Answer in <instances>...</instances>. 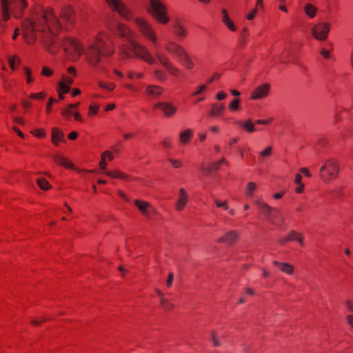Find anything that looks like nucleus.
Wrapping results in <instances>:
<instances>
[{"label":"nucleus","mask_w":353,"mask_h":353,"mask_svg":"<svg viewBox=\"0 0 353 353\" xmlns=\"http://www.w3.org/2000/svg\"><path fill=\"white\" fill-rule=\"evenodd\" d=\"M134 24L143 37L152 43H155L157 41V36L154 29L145 19L140 17H136L134 19Z\"/></svg>","instance_id":"9"},{"label":"nucleus","mask_w":353,"mask_h":353,"mask_svg":"<svg viewBox=\"0 0 353 353\" xmlns=\"http://www.w3.org/2000/svg\"><path fill=\"white\" fill-rule=\"evenodd\" d=\"M305 14L310 17H314L316 12V8L311 4H307L305 6Z\"/></svg>","instance_id":"39"},{"label":"nucleus","mask_w":353,"mask_h":353,"mask_svg":"<svg viewBox=\"0 0 353 353\" xmlns=\"http://www.w3.org/2000/svg\"><path fill=\"white\" fill-rule=\"evenodd\" d=\"M345 319H346V322H347V325L353 330V314L347 315Z\"/></svg>","instance_id":"61"},{"label":"nucleus","mask_w":353,"mask_h":353,"mask_svg":"<svg viewBox=\"0 0 353 353\" xmlns=\"http://www.w3.org/2000/svg\"><path fill=\"white\" fill-rule=\"evenodd\" d=\"M254 205L264 215L266 221H268L271 214L275 211V208H272L263 201H256Z\"/></svg>","instance_id":"23"},{"label":"nucleus","mask_w":353,"mask_h":353,"mask_svg":"<svg viewBox=\"0 0 353 353\" xmlns=\"http://www.w3.org/2000/svg\"><path fill=\"white\" fill-rule=\"evenodd\" d=\"M189 201L188 194L186 190L181 188L179 190V198L175 203V208L177 211L181 212L186 207Z\"/></svg>","instance_id":"19"},{"label":"nucleus","mask_w":353,"mask_h":353,"mask_svg":"<svg viewBox=\"0 0 353 353\" xmlns=\"http://www.w3.org/2000/svg\"><path fill=\"white\" fill-rule=\"evenodd\" d=\"M165 50L172 57L177 58L186 68L192 69L194 68V63L189 54L179 44L174 41H169L165 44Z\"/></svg>","instance_id":"6"},{"label":"nucleus","mask_w":353,"mask_h":353,"mask_svg":"<svg viewBox=\"0 0 353 353\" xmlns=\"http://www.w3.org/2000/svg\"><path fill=\"white\" fill-rule=\"evenodd\" d=\"M270 85L268 83L257 86L251 93L250 99L252 100L261 99L266 97L270 92Z\"/></svg>","instance_id":"18"},{"label":"nucleus","mask_w":353,"mask_h":353,"mask_svg":"<svg viewBox=\"0 0 353 353\" xmlns=\"http://www.w3.org/2000/svg\"><path fill=\"white\" fill-rule=\"evenodd\" d=\"M227 97V94L225 92L223 91H220L216 95V99L217 100H219V101H221V100H223L226 98Z\"/></svg>","instance_id":"63"},{"label":"nucleus","mask_w":353,"mask_h":353,"mask_svg":"<svg viewBox=\"0 0 353 353\" xmlns=\"http://www.w3.org/2000/svg\"><path fill=\"white\" fill-rule=\"evenodd\" d=\"M98 85L102 88V89H105V90H108L109 91H112L113 90L116 85L114 83H111V82H109V83H105V82H103V81H99L98 83Z\"/></svg>","instance_id":"41"},{"label":"nucleus","mask_w":353,"mask_h":353,"mask_svg":"<svg viewBox=\"0 0 353 353\" xmlns=\"http://www.w3.org/2000/svg\"><path fill=\"white\" fill-rule=\"evenodd\" d=\"M339 173V165L334 159L326 160L319 170V177L324 183L335 180Z\"/></svg>","instance_id":"7"},{"label":"nucleus","mask_w":353,"mask_h":353,"mask_svg":"<svg viewBox=\"0 0 353 353\" xmlns=\"http://www.w3.org/2000/svg\"><path fill=\"white\" fill-rule=\"evenodd\" d=\"M70 90V85L65 84L64 82H59V88H57L58 92L68 93Z\"/></svg>","instance_id":"45"},{"label":"nucleus","mask_w":353,"mask_h":353,"mask_svg":"<svg viewBox=\"0 0 353 353\" xmlns=\"http://www.w3.org/2000/svg\"><path fill=\"white\" fill-rule=\"evenodd\" d=\"M205 88H206V85H199L197 88V90L194 92L192 93V96L194 97V96L199 95L202 92H203L205 90Z\"/></svg>","instance_id":"60"},{"label":"nucleus","mask_w":353,"mask_h":353,"mask_svg":"<svg viewBox=\"0 0 353 353\" xmlns=\"http://www.w3.org/2000/svg\"><path fill=\"white\" fill-rule=\"evenodd\" d=\"M41 74L47 77H50L53 75V71L48 66H43L41 70Z\"/></svg>","instance_id":"51"},{"label":"nucleus","mask_w":353,"mask_h":353,"mask_svg":"<svg viewBox=\"0 0 353 353\" xmlns=\"http://www.w3.org/2000/svg\"><path fill=\"white\" fill-rule=\"evenodd\" d=\"M162 145L163 148L169 149L172 147V143L170 138L165 139L162 142Z\"/></svg>","instance_id":"55"},{"label":"nucleus","mask_w":353,"mask_h":353,"mask_svg":"<svg viewBox=\"0 0 353 353\" xmlns=\"http://www.w3.org/2000/svg\"><path fill=\"white\" fill-rule=\"evenodd\" d=\"M114 45L109 35L104 32L97 34L93 43L86 49L85 55L90 65L97 68L104 57H110L114 53Z\"/></svg>","instance_id":"2"},{"label":"nucleus","mask_w":353,"mask_h":353,"mask_svg":"<svg viewBox=\"0 0 353 353\" xmlns=\"http://www.w3.org/2000/svg\"><path fill=\"white\" fill-rule=\"evenodd\" d=\"M154 109L160 110L167 118L173 117L177 112V106L169 101L158 102L154 105Z\"/></svg>","instance_id":"14"},{"label":"nucleus","mask_w":353,"mask_h":353,"mask_svg":"<svg viewBox=\"0 0 353 353\" xmlns=\"http://www.w3.org/2000/svg\"><path fill=\"white\" fill-rule=\"evenodd\" d=\"M26 0L8 1L1 0L2 19H0V33L3 32L6 28V21L10 19V14L15 18H21L23 10L27 8Z\"/></svg>","instance_id":"4"},{"label":"nucleus","mask_w":353,"mask_h":353,"mask_svg":"<svg viewBox=\"0 0 353 353\" xmlns=\"http://www.w3.org/2000/svg\"><path fill=\"white\" fill-rule=\"evenodd\" d=\"M330 30V23H319L312 28V35L316 39L323 41L327 38Z\"/></svg>","instance_id":"15"},{"label":"nucleus","mask_w":353,"mask_h":353,"mask_svg":"<svg viewBox=\"0 0 353 353\" xmlns=\"http://www.w3.org/2000/svg\"><path fill=\"white\" fill-rule=\"evenodd\" d=\"M61 82H64L65 84L70 85H72L74 82V79L72 77H69L68 75L63 74L62 76V80Z\"/></svg>","instance_id":"53"},{"label":"nucleus","mask_w":353,"mask_h":353,"mask_svg":"<svg viewBox=\"0 0 353 353\" xmlns=\"http://www.w3.org/2000/svg\"><path fill=\"white\" fill-rule=\"evenodd\" d=\"M19 61H20V59H19V57H17V56L10 57L8 59V63H9L10 68L14 70L15 64L16 63L19 64Z\"/></svg>","instance_id":"49"},{"label":"nucleus","mask_w":353,"mask_h":353,"mask_svg":"<svg viewBox=\"0 0 353 353\" xmlns=\"http://www.w3.org/2000/svg\"><path fill=\"white\" fill-rule=\"evenodd\" d=\"M272 120L273 119L272 118L268 119H258L255 121V123L261 125H270L272 122Z\"/></svg>","instance_id":"58"},{"label":"nucleus","mask_w":353,"mask_h":353,"mask_svg":"<svg viewBox=\"0 0 353 353\" xmlns=\"http://www.w3.org/2000/svg\"><path fill=\"white\" fill-rule=\"evenodd\" d=\"M112 32L116 36L128 41L134 40L133 39L134 37V32L129 26L125 23H117L114 29L112 30Z\"/></svg>","instance_id":"13"},{"label":"nucleus","mask_w":353,"mask_h":353,"mask_svg":"<svg viewBox=\"0 0 353 353\" xmlns=\"http://www.w3.org/2000/svg\"><path fill=\"white\" fill-rule=\"evenodd\" d=\"M99 109V105L97 103H91L89 106L88 114L90 116H94L97 114Z\"/></svg>","instance_id":"48"},{"label":"nucleus","mask_w":353,"mask_h":353,"mask_svg":"<svg viewBox=\"0 0 353 353\" xmlns=\"http://www.w3.org/2000/svg\"><path fill=\"white\" fill-rule=\"evenodd\" d=\"M345 305L346 306L348 312H353V303L351 301H346L345 302Z\"/></svg>","instance_id":"64"},{"label":"nucleus","mask_w":353,"mask_h":353,"mask_svg":"<svg viewBox=\"0 0 353 353\" xmlns=\"http://www.w3.org/2000/svg\"><path fill=\"white\" fill-rule=\"evenodd\" d=\"M111 10L116 12L124 20L130 21L133 14L128 6L121 0H105Z\"/></svg>","instance_id":"10"},{"label":"nucleus","mask_w":353,"mask_h":353,"mask_svg":"<svg viewBox=\"0 0 353 353\" xmlns=\"http://www.w3.org/2000/svg\"><path fill=\"white\" fill-rule=\"evenodd\" d=\"M101 156L104 157L105 159H108L109 161H111L113 160L114 157L111 152L110 151H105L101 154Z\"/></svg>","instance_id":"59"},{"label":"nucleus","mask_w":353,"mask_h":353,"mask_svg":"<svg viewBox=\"0 0 353 353\" xmlns=\"http://www.w3.org/2000/svg\"><path fill=\"white\" fill-rule=\"evenodd\" d=\"M225 112V106L223 103H213L209 114L212 117H223Z\"/></svg>","instance_id":"24"},{"label":"nucleus","mask_w":353,"mask_h":353,"mask_svg":"<svg viewBox=\"0 0 353 353\" xmlns=\"http://www.w3.org/2000/svg\"><path fill=\"white\" fill-rule=\"evenodd\" d=\"M173 281L174 274L172 272H170L166 280V285L168 288H170L172 286Z\"/></svg>","instance_id":"56"},{"label":"nucleus","mask_w":353,"mask_h":353,"mask_svg":"<svg viewBox=\"0 0 353 353\" xmlns=\"http://www.w3.org/2000/svg\"><path fill=\"white\" fill-rule=\"evenodd\" d=\"M193 137L192 130L187 129L179 134V141L183 144H188Z\"/></svg>","instance_id":"31"},{"label":"nucleus","mask_w":353,"mask_h":353,"mask_svg":"<svg viewBox=\"0 0 353 353\" xmlns=\"http://www.w3.org/2000/svg\"><path fill=\"white\" fill-rule=\"evenodd\" d=\"M57 102V100L54 99V98L50 97L48 99V102L46 105V112L49 114L51 112V108L54 103Z\"/></svg>","instance_id":"54"},{"label":"nucleus","mask_w":353,"mask_h":353,"mask_svg":"<svg viewBox=\"0 0 353 353\" xmlns=\"http://www.w3.org/2000/svg\"><path fill=\"white\" fill-rule=\"evenodd\" d=\"M134 204L138 208L139 212L148 219H151L157 213L155 208L148 201L135 199Z\"/></svg>","instance_id":"12"},{"label":"nucleus","mask_w":353,"mask_h":353,"mask_svg":"<svg viewBox=\"0 0 353 353\" xmlns=\"http://www.w3.org/2000/svg\"><path fill=\"white\" fill-rule=\"evenodd\" d=\"M64 134L57 128L52 129V142L54 145H58L60 142H65L63 139Z\"/></svg>","instance_id":"27"},{"label":"nucleus","mask_w":353,"mask_h":353,"mask_svg":"<svg viewBox=\"0 0 353 353\" xmlns=\"http://www.w3.org/2000/svg\"><path fill=\"white\" fill-rule=\"evenodd\" d=\"M62 46L68 57L72 61H78L83 52L82 44L74 38L65 37L62 41Z\"/></svg>","instance_id":"8"},{"label":"nucleus","mask_w":353,"mask_h":353,"mask_svg":"<svg viewBox=\"0 0 353 353\" xmlns=\"http://www.w3.org/2000/svg\"><path fill=\"white\" fill-rule=\"evenodd\" d=\"M272 265L276 267L281 272L287 275L291 276L294 273V266L289 263L273 261Z\"/></svg>","instance_id":"22"},{"label":"nucleus","mask_w":353,"mask_h":353,"mask_svg":"<svg viewBox=\"0 0 353 353\" xmlns=\"http://www.w3.org/2000/svg\"><path fill=\"white\" fill-rule=\"evenodd\" d=\"M61 115L66 120H70L72 116H74V111H72V109L69 108L68 105H67L66 107L62 109Z\"/></svg>","instance_id":"38"},{"label":"nucleus","mask_w":353,"mask_h":353,"mask_svg":"<svg viewBox=\"0 0 353 353\" xmlns=\"http://www.w3.org/2000/svg\"><path fill=\"white\" fill-rule=\"evenodd\" d=\"M46 97V94L43 92H40L37 93H31L29 95V98L31 99L35 100H41L43 99Z\"/></svg>","instance_id":"47"},{"label":"nucleus","mask_w":353,"mask_h":353,"mask_svg":"<svg viewBox=\"0 0 353 353\" xmlns=\"http://www.w3.org/2000/svg\"><path fill=\"white\" fill-rule=\"evenodd\" d=\"M59 17L64 23L63 25L52 8L35 6L32 11L31 19L24 20L22 23L23 35L26 42L32 45L39 37L48 52L57 54L61 45L57 36L62 30H68L74 24L75 17L73 9L70 7L63 8L59 12Z\"/></svg>","instance_id":"1"},{"label":"nucleus","mask_w":353,"mask_h":353,"mask_svg":"<svg viewBox=\"0 0 353 353\" xmlns=\"http://www.w3.org/2000/svg\"><path fill=\"white\" fill-rule=\"evenodd\" d=\"M32 134L37 138H44L46 136V131L43 128H39L31 132Z\"/></svg>","instance_id":"43"},{"label":"nucleus","mask_w":353,"mask_h":353,"mask_svg":"<svg viewBox=\"0 0 353 353\" xmlns=\"http://www.w3.org/2000/svg\"><path fill=\"white\" fill-rule=\"evenodd\" d=\"M215 203H216V205L217 208H223L225 210H228V204L227 203V201H220L219 200H216L215 201Z\"/></svg>","instance_id":"57"},{"label":"nucleus","mask_w":353,"mask_h":353,"mask_svg":"<svg viewBox=\"0 0 353 353\" xmlns=\"http://www.w3.org/2000/svg\"><path fill=\"white\" fill-rule=\"evenodd\" d=\"M256 188L257 185L254 182H248L245 188V195L248 197H252Z\"/></svg>","instance_id":"35"},{"label":"nucleus","mask_w":353,"mask_h":353,"mask_svg":"<svg viewBox=\"0 0 353 353\" xmlns=\"http://www.w3.org/2000/svg\"><path fill=\"white\" fill-rule=\"evenodd\" d=\"M127 77L130 79H143L144 77V74L143 72H137L134 71H128L127 72Z\"/></svg>","instance_id":"42"},{"label":"nucleus","mask_w":353,"mask_h":353,"mask_svg":"<svg viewBox=\"0 0 353 353\" xmlns=\"http://www.w3.org/2000/svg\"><path fill=\"white\" fill-rule=\"evenodd\" d=\"M154 77L161 82H164L167 80L166 73L162 70H156L154 72Z\"/></svg>","instance_id":"40"},{"label":"nucleus","mask_w":353,"mask_h":353,"mask_svg":"<svg viewBox=\"0 0 353 353\" xmlns=\"http://www.w3.org/2000/svg\"><path fill=\"white\" fill-rule=\"evenodd\" d=\"M240 237L239 232L236 230H230L224 235L221 236L216 239V242L219 244H224L225 245H232L236 243Z\"/></svg>","instance_id":"16"},{"label":"nucleus","mask_w":353,"mask_h":353,"mask_svg":"<svg viewBox=\"0 0 353 353\" xmlns=\"http://www.w3.org/2000/svg\"><path fill=\"white\" fill-rule=\"evenodd\" d=\"M104 174L111 178L119 179L126 181H133L135 179L134 176L128 175L119 170L106 171Z\"/></svg>","instance_id":"21"},{"label":"nucleus","mask_w":353,"mask_h":353,"mask_svg":"<svg viewBox=\"0 0 353 353\" xmlns=\"http://www.w3.org/2000/svg\"><path fill=\"white\" fill-rule=\"evenodd\" d=\"M241 101L239 98L233 99L228 105V108L232 112H235L240 110Z\"/></svg>","instance_id":"37"},{"label":"nucleus","mask_w":353,"mask_h":353,"mask_svg":"<svg viewBox=\"0 0 353 353\" xmlns=\"http://www.w3.org/2000/svg\"><path fill=\"white\" fill-rule=\"evenodd\" d=\"M145 92L148 95L159 97L163 94V88L159 85H151L146 87Z\"/></svg>","instance_id":"29"},{"label":"nucleus","mask_w":353,"mask_h":353,"mask_svg":"<svg viewBox=\"0 0 353 353\" xmlns=\"http://www.w3.org/2000/svg\"><path fill=\"white\" fill-rule=\"evenodd\" d=\"M168 161L174 168H180L182 167L183 163L181 160L169 158Z\"/></svg>","instance_id":"50"},{"label":"nucleus","mask_w":353,"mask_h":353,"mask_svg":"<svg viewBox=\"0 0 353 353\" xmlns=\"http://www.w3.org/2000/svg\"><path fill=\"white\" fill-rule=\"evenodd\" d=\"M236 123L243 126L248 132L251 133L255 131L254 124L252 122L251 119H248L244 123L241 121H236Z\"/></svg>","instance_id":"32"},{"label":"nucleus","mask_w":353,"mask_h":353,"mask_svg":"<svg viewBox=\"0 0 353 353\" xmlns=\"http://www.w3.org/2000/svg\"><path fill=\"white\" fill-rule=\"evenodd\" d=\"M146 11L159 24L166 25L170 21L167 8L161 0H149Z\"/></svg>","instance_id":"5"},{"label":"nucleus","mask_w":353,"mask_h":353,"mask_svg":"<svg viewBox=\"0 0 353 353\" xmlns=\"http://www.w3.org/2000/svg\"><path fill=\"white\" fill-rule=\"evenodd\" d=\"M243 294L245 295L254 296L255 292L252 288L247 287L243 289Z\"/></svg>","instance_id":"62"},{"label":"nucleus","mask_w":353,"mask_h":353,"mask_svg":"<svg viewBox=\"0 0 353 353\" xmlns=\"http://www.w3.org/2000/svg\"><path fill=\"white\" fill-rule=\"evenodd\" d=\"M160 305L166 312H172L174 308V304L165 297L160 300Z\"/></svg>","instance_id":"33"},{"label":"nucleus","mask_w":353,"mask_h":353,"mask_svg":"<svg viewBox=\"0 0 353 353\" xmlns=\"http://www.w3.org/2000/svg\"><path fill=\"white\" fill-rule=\"evenodd\" d=\"M267 221L273 225L281 227L284 225L285 219L281 212L275 208V211L271 214Z\"/></svg>","instance_id":"20"},{"label":"nucleus","mask_w":353,"mask_h":353,"mask_svg":"<svg viewBox=\"0 0 353 353\" xmlns=\"http://www.w3.org/2000/svg\"><path fill=\"white\" fill-rule=\"evenodd\" d=\"M119 54L121 59L139 58L149 65L156 63L154 57L149 50L143 45L134 40H131L128 44H123L120 46Z\"/></svg>","instance_id":"3"},{"label":"nucleus","mask_w":353,"mask_h":353,"mask_svg":"<svg viewBox=\"0 0 353 353\" xmlns=\"http://www.w3.org/2000/svg\"><path fill=\"white\" fill-rule=\"evenodd\" d=\"M221 21L223 24L232 32L236 31V26L234 22L230 18L228 11L225 9H223L221 11Z\"/></svg>","instance_id":"26"},{"label":"nucleus","mask_w":353,"mask_h":353,"mask_svg":"<svg viewBox=\"0 0 353 353\" xmlns=\"http://www.w3.org/2000/svg\"><path fill=\"white\" fill-rule=\"evenodd\" d=\"M272 154V147L268 146L265 148L263 150L260 152L259 157L261 158H265L270 157Z\"/></svg>","instance_id":"44"},{"label":"nucleus","mask_w":353,"mask_h":353,"mask_svg":"<svg viewBox=\"0 0 353 353\" xmlns=\"http://www.w3.org/2000/svg\"><path fill=\"white\" fill-rule=\"evenodd\" d=\"M155 57L159 63L165 68L170 74L174 77H179L181 75L180 70L172 63L167 55L163 53L156 52Z\"/></svg>","instance_id":"11"},{"label":"nucleus","mask_w":353,"mask_h":353,"mask_svg":"<svg viewBox=\"0 0 353 353\" xmlns=\"http://www.w3.org/2000/svg\"><path fill=\"white\" fill-rule=\"evenodd\" d=\"M290 241H296L301 247L304 246V235L296 230H290L288 233Z\"/></svg>","instance_id":"25"},{"label":"nucleus","mask_w":353,"mask_h":353,"mask_svg":"<svg viewBox=\"0 0 353 353\" xmlns=\"http://www.w3.org/2000/svg\"><path fill=\"white\" fill-rule=\"evenodd\" d=\"M53 160L56 163L65 168H71L72 167V163L68 159L59 154H54L53 156Z\"/></svg>","instance_id":"28"},{"label":"nucleus","mask_w":353,"mask_h":353,"mask_svg":"<svg viewBox=\"0 0 353 353\" xmlns=\"http://www.w3.org/2000/svg\"><path fill=\"white\" fill-rule=\"evenodd\" d=\"M23 71H24V74L26 77L27 83H30L33 82L34 78L32 77V71H31L30 68L28 67H25L23 68Z\"/></svg>","instance_id":"46"},{"label":"nucleus","mask_w":353,"mask_h":353,"mask_svg":"<svg viewBox=\"0 0 353 353\" xmlns=\"http://www.w3.org/2000/svg\"><path fill=\"white\" fill-rule=\"evenodd\" d=\"M37 183L38 186L43 190H48L51 188L49 182L43 177L37 178Z\"/></svg>","instance_id":"36"},{"label":"nucleus","mask_w":353,"mask_h":353,"mask_svg":"<svg viewBox=\"0 0 353 353\" xmlns=\"http://www.w3.org/2000/svg\"><path fill=\"white\" fill-rule=\"evenodd\" d=\"M226 163V161L225 158H222L220 160L213 162L210 164L208 168L204 170V174H210L212 170H217L223 164Z\"/></svg>","instance_id":"30"},{"label":"nucleus","mask_w":353,"mask_h":353,"mask_svg":"<svg viewBox=\"0 0 353 353\" xmlns=\"http://www.w3.org/2000/svg\"><path fill=\"white\" fill-rule=\"evenodd\" d=\"M210 336L211 338V340L213 343V346L214 347H219L221 345V341L220 340L219 333L216 330H212L210 333Z\"/></svg>","instance_id":"34"},{"label":"nucleus","mask_w":353,"mask_h":353,"mask_svg":"<svg viewBox=\"0 0 353 353\" xmlns=\"http://www.w3.org/2000/svg\"><path fill=\"white\" fill-rule=\"evenodd\" d=\"M48 320V319L43 316V317H40L37 319H34V320H32L30 323L33 326H39L41 325V324L43 322H46Z\"/></svg>","instance_id":"52"},{"label":"nucleus","mask_w":353,"mask_h":353,"mask_svg":"<svg viewBox=\"0 0 353 353\" xmlns=\"http://www.w3.org/2000/svg\"><path fill=\"white\" fill-rule=\"evenodd\" d=\"M174 35L179 39H183L187 37L188 32L185 26V23L182 19L175 18L172 25Z\"/></svg>","instance_id":"17"}]
</instances>
